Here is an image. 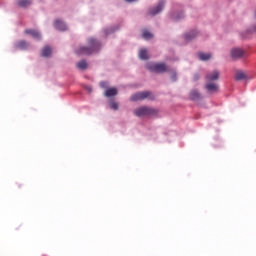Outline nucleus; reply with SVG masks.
<instances>
[{"mask_svg": "<svg viewBox=\"0 0 256 256\" xmlns=\"http://www.w3.org/2000/svg\"><path fill=\"white\" fill-rule=\"evenodd\" d=\"M206 89L207 91H209L210 93H215V91H218L219 86H217V84L215 83H208L206 84Z\"/></svg>", "mask_w": 256, "mask_h": 256, "instance_id": "f8f14e48", "label": "nucleus"}, {"mask_svg": "<svg viewBox=\"0 0 256 256\" xmlns=\"http://www.w3.org/2000/svg\"><path fill=\"white\" fill-rule=\"evenodd\" d=\"M31 5V0H18L19 7H29Z\"/></svg>", "mask_w": 256, "mask_h": 256, "instance_id": "f3484780", "label": "nucleus"}, {"mask_svg": "<svg viewBox=\"0 0 256 256\" xmlns=\"http://www.w3.org/2000/svg\"><path fill=\"white\" fill-rule=\"evenodd\" d=\"M42 57H51V47L46 46L42 49Z\"/></svg>", "mask_w": 256, "mask_h": 256, "instance_id": "dca6fc26", "label": "nucleus"}, {"mask_svg": "<svg viewBox=\"0 0 256 256\" xmlns=\"http://www.w3.org/2000/svg\"><path fill=\"white\" fill-rule=\"evenodd\" d=\"M163 7H165V3L159 2L156 8H153L149 11V15H157V13H161V11H163Z\"/></svg>", "mask_w": 256, "mask_h": 256, "instance_id": "6e6552de", "label": "nucleus"}, {"mask_svg": "<svg viewBox=\"0 0 256 256\" xmlns=\"http://www.w3.org/2000/svg\"><path fill=\"white\" fill-rule=\"evenodd\" d=\"M207 81H217L219 79V71L214 70L206 75Z\"/></svg>", "mask_w": 256, "mask_h": 256, "instance_id": "1a4fd4ad", "label": "nucleus"}, {"mask_svg": "<svg viewBox=\"0 0 256 256\" xmlns=\"http://www.w3.org/2000/svg\"><path fill=\"white\" fill-rule=\"evenodd\" d=\"M195 37H197V31H191L184 35L185 41H193V39H195Z\"/></svg>", "mask_w": 256, "mask_h": 256, "instance_id": "ddd939ff", "label": "nucleus"}, {"mask_svg": "<svg viewBox=\"0 0 256 256\" xmlns=\"http://www.w3.org/2000/svg\"><path fill=\"white\" fill-rule=\"evenodd\" d=\"M151 71H155V73H165L167 71V65L165 63H156L150 67Z\"/></svg>", "mask_w": 256, "mask_h": 256, "instance_id": "39448f33", "label": "nucleus"}, {"mask_svg": "<svg viewBox=\"0 0 256 256\" xmlns=\"http://www.w3.org/2000/svg\"><path fill=\"white\" fill-rule=\"evenodd\" d=\"M16 47L18 49H27L28 44L25 42V40H22L20 42H17Z\"/></svg>", "mask_w": 256, "mask_h": 256, "instance_id": "6ab92c4d", "label": "nucleus"}, {"mask_svg": "<svg viewBox=\"0 0 256 256\" xmlns=\"http://www.w3.org/2000/svg\"><path fill=\"white\" fill-rule=\"evenodd\" d=\"M100 87L105 89V87H107V82H100Z\"/></svg>", "mask_w": 256, "mask_h": 256, "instance_id": "5701e85b", "label": "nucleus"}, {"mask_svg": "<svg viewBox=\"0 0 256 256\" xmlns=\"http://www.w3.org/2000/svg\"><path fill=\"white\" fill-rule=\"evenodd\" d=\"M54 27L58 29V31H67V25L61 20H55Z\"/></svg>", "mask_w": 256, "mask_h": 256, "instance_id": "0eeeda50", "label": "nucleus"}, {"mask_svg": "<svg viewBox=\"0 0 256 256\" xmlns=\"http://www.w3.org/2000/svg\"><path fill=\"white\" fill-rule=\"evenodd\" d=\"M234 79H235V81H245V80L249 79V74H247V72L238 70L235 73Z\"/></svg>", "mask_w": 256, "mask_h": 256, "instance_id": "423d86ee", "label": "nucleus"}, {"mask_svg": "<svg viewBox=\"0 0 256 256\" xmlns=\"http://www.w3.org/2000/svg\"><path fill=\"white\" fill-rule=\"evenodd\" d=\"M25 33L26 35H31L34 39H41V34L37 30L27 29Z\"/></svg>", "mask_w": 256, "mask_h": 256, "instance_id": "9d476101", "label": "nucleus"}, {"mask_svg": "<svg viewBox=\"0 0 256 256\" xmlns=\"http://www.w3.org/2000/svg\"><path fill=\"white\" fill-rule=\"evenodd\" d=\"M136 117H149L151 115H157V110L147 106H141L134 110Z\"/></svg>", "mask_w": 256, "mask_h": 256, "instance_id": "f03ea898", "label": "nucleus"}, {"mask_svg": "<svg viewBox=\"0 0 256 256\" xmlns=\"http://www.w3.org/2000/svg\"><path fill=\"white\" fill-rule=\"evenodd\" d=\"M88 45H89V47L82 46V47L78 48L76 50L77 55H91L92 53H95V51H99V49L101 47V44L99 43V41H97L93 38H90L88 40Z\"/></svg>", "mask_w": 256, "mask_h": 256, "instance_id": "f257e3e1", "label": "nucleus"}, {"mask_svg": "<svg viewBox=\"0 0 256 256\" xmlns=\"http://www.w3.org/2000/svg\"><path fill=\"white\" fill-rule=\"evenodd\" d=\"M77 68L84 71V69H87V62L85 60H82L77 63Z\"/></svg>", "mask_w": 256, "mask_h": 256, "instance_id": "aec40b11", "label": "nucleus"}, {"mask_svg": "<svg viewBox=\"0 0 256 256\" xmlns=\"http://www.w3.org/2000/svg\"><path fill=\"white\" fill-rule=\"evenodd\" d=\"M198 59H200V61H209V59H211V54L200 52L198 53Z\"/></svg>", "mask_w": 256, "mask_h": 256, "instance_id": "4468645a", "label": "nucleus"}, {"mask_svg": "<svg viewBox=\"0 0 256 256\" xmlns=\"http://www.w3.org/2000/svg\"><path fill=\"white\" fill-rule=\"evenodd\" d=\"M86 89H87V91H88L89 93H91V91H92L91 87H87Z\"/></svg>", "mask_w": 256, "mask_h": 256, "instance_id": "b1692460", "label": "nucleus"}, {"mask_svg": "<svg viewBox=\"0 0 256 256\" xmlns=\"http://www.w3.org/2000/svg\"><path fill=\"white\" fill-rule=\"evenodd\" d=\"M243 55H245V51H243L241 48H233L231 50V57L235 61H237V59H243V57H245Z\"/></svg>", "mask_w": 256, "mask_h": 256, "instance_id": "20e7f679", "label": "nucleus"}, {"mask_svg": "<svg viewBox=\"0 0 256 256\" xmlns=\"http://www.w3.org/2000/svg\"><path fill=\"white\" fill-rule=\"evenodd\" d=\"M117 95V88H109L105 91V97H115Z\"/></svg>", "mask_w": 256, "mask_h": 256, "instance_id": "2eb2a0df", "label": "nucleus"}, {"mask_svg": "<svg viewBox=\"0 0 256 256\" xmlns=\"http://www.w3.org/2000/svg\"><path fill=\"white\" fill-rule=\"evenodd\" d=\"M145 99L153 100L155 96L150 91L138 92L130 97V101H143Z\"/></svg>", "mask_w": 256, "mask_h": 256, "instance_id": "7ed1b4c3", "label": "nucleus"}, {"mask_svg": "<svg viewBox=\"0 0 256 256\" xmlns=\"http://www.w3.org/2000/svg\"><path fill=\"white\" fill-rule=\"evenodd\" d=\"M190 99L191 101H199V99H201V94L197 90H192L190 92Z\"/></svg>", "mask_w": 256, "mask_h": 256, "instance_id": "9b49d317", "label": "nucleus"}, {"mask_svg": "<svg viewBox=\"0 0 256 256\" xmlns=\"http://www.w3.org/2000/svg\"><path fill=\"white\" fill-rule=\"evenodd\" d=\"M110 107L114 110L117 111V109H119V104L115 101H111L110 102Z\"/></svg>", "mask_w": 256, "mask_h": 256, "instance_id": "4be33fe9", "label": "nucleus"}, {"mask_svg": "<svg viewBox=\"0 0 256 256\" xmlns=\"http://www.w3.org/2000/svg\"><path fill=\"white\" fill-rule=\"evenodd\" d=\"M143 39H153V34L149 31H144L142 34Z\"/></svg>", "mask_w": 256, "mask_h": 256, "instance_id": "412c9836", "label": "nucleus"}, {"mask_svg": "<svg viewBox=\"0 0 256 256\" xmlns=\"http://www.w3.org/2000/svg\"><path fill=\"white\" fill-rule=\"evenodd\" d=\"M139 57L143 60L149 59V55L147 54V51L145 49L140 50Z\"/></svg>", "mask_w": 256, "mask_h": 256, "instance_id": "a211bd4d", "label": "nucleus"}, {"mask_svg": "<svg viewBox=\"0 0 256 256\" xmlns=\"http://www.w3.org/2000/svg\"><path fill=\"white\" fill-rule=\"evenodd\" d=\"M175 80H176V76L174 75V76H173V81H175Z\"/></svg>", "mask_w": 256, "mask_h": 256, "instance_id": "393cba45", "label": "nucleus"}]
</instances>
